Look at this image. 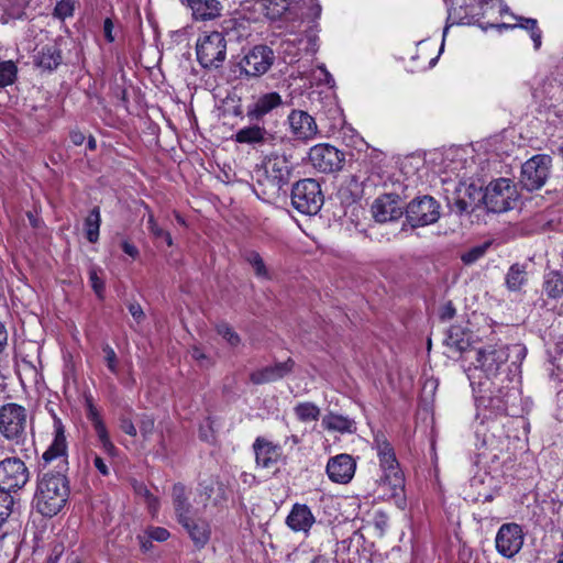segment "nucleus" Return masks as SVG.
Returning a JSON list of instances; mask_svg holds the SVG:
<instances>
[{
  "instance_id": "60",
  "label": "nucleus",
  "mask_w": 563,
  "mask_h": 563,
  "mask_svg": "<svg viewBox=\"0 0 563 563\" xmlns=\"http://www.w3.org/2000/svg\"><path fill=\"white\" fill-rule=\"evenodd\" d=\"M531 38L534 43V47L538 49L541 46V31L538 27L531 32Z\"/></svg>"
},
{
  "instance_id": "22",
  "label": "nucleus",
  "mask_w": 563,
  "mask_h": 563,
  "mask_svg": "<svg viewBox=\"0 0 563 563\" xmlns=\"http://www.w3.org/2000/svg\"><path fill=\"white\" fill-rule=\"evenodd\" d=\"M195 20L207 21L220 15L222 5L219 0H187Z\"/></svg>"
},
{
  "instance_id": "33",
  "label": "nucleus",
  "mask_w": 563,
  "mask_h": 563,
  "mask_svg": "<svg viewBox=\"0 0 563 563\" xmlns=\"http://www.w3.org/2000/svg\"><path fill=\"white\" fill-rule=\"evenodd\" d=\"M544 291L550 298H560L563 295V274L550 272L544 277Z\"/></svg>"
},
{
  "instance_id": "2",
  "label": "nucleus",
  "mask_w": 563,
  "mask_h": 563,
  "mask_svg": "<svg viewBox=\"0 0 563 563\" xmlns=\"http://www.w3.org/2000/svg\"><path fill=\"white\" fill-rule=\"evenodd\" d=\"M374 443L379 457V464L384 473L379 479L380 489L404 492L405 475L399 467L393 446L383 433H377L375 435Z\"/></svg>"
},
{
  "instance_id": "59",
  "label": "nucleus",
  "mask_w": 563,
  "mask_h": 563,
  "mask_svg": "<svg viewBox=\"0 0 563 563\" xmlns=\"http://www.w3.org/2000/svg\"><path fill=\"white\" fill-rule=\"evenodd\" d=\"M190 353L191 357L195 358L196 361L201 362L207 358L206 354L197 346H194Z\"/></svg>"
},
{
  "instance_id": "28",
  "label": "nucleus",
  "mask_w": 563,
  "mask_h": 563,
  "mask_svg": "<svg viewBox=\"0 0 563 563\" xmlns=\"http://www.w3.org/2000/svg\"><path fill=\"white\" fill-rule=\"evenodd\" d=\"M446 344L461 353H470L472 332L461 325H452L448 333Z\"/></svg>"
},
{
  "instance_id": "12",
  "label": "nucleus",
  "mask_w": 563,
  "mask_h": 563,
  "mask_svg": "<svg viewBox=\"0 0 563 563\" xmlns=\"http://www.w3.org/2000/svg\"><path fill=\"white\" fill-rule=\"evenodd\" d=\"M29 481V471L18 457L0 462V493H16Z\"/></svg>"
},
{
  "instance_id": "9",
  "label": "nucleus",
  "mask_w": 563,
  "mask_h": 563,
  "mask_svg": "<svg viewBox=\"0 0 563 563\" xmlns=\"http://www.w3.org/2000/svg\"><path fill=\"white\" fill-rule=\"evenodd\" d=\"M308 158L318 172L333 174L343 168L345 154L333 145L321 143L309 150Z\"/></svg>"
},
{
  "instance_id": "30",
  "label": "nucleus",
  "mask_w": 563,
  "mask_h": 563,
  "mask_svg": "<svg viewBox=\"0 0 563 563\" xmlns=\"http://www.w3.org/2000/svg\"><path fill=\"white\" fill-rule=\"evenodd\" d=\"M322 423L325 429L331 430V431H338L341 433H344V432L352 433L356 429L355 422L352 419L341 416V415H335V413L327 415L323 418Z\"/></svg>"
},
{
  "instance_id": "36",
  "label": "nucleus",
  "mask_w": 563,
  "mask_h": 563,
  "mask_svg": "<svg viewBox=\"0 0 563 563\" xmlns=\"http://www.w3.org/2000/svg\"><path fill=\"white\" fill-rule=\"evenodd\" d=\"M501 395H495L489 399V406L494 408L497 412L508 415L509 413V401L511 398L516 399L515 390H507L503 393L499 390Z\"/></svg>"
},
{
  "instance_id": "57",
  "label": "nucleus",
  "mask_w": 563,
  "mask_h": 563,
  "mask_svg": "<svg viewBox=\"0 0 563 563\" xmlns=\"http://www.w3.org/2000/svg\"><path fill=\"white\" fill-rule=\"evenodd\" d=\"M520 27H523L530 32H533L537 26V20L534 19H521Z\"/></svg>"
},
{
  "instance_id": "1",
  "label": "nucleus",
  "mask_w": 563,
  "mask_h": 563,
  "mask_svg": "<svg viewBox=\"0 0 563 563\" xmlns=\"http://www.w3.org/2000/svg\"><path fill=\"white\" fill-rule=\"evenodd\" d=\"M527 353L522 344H489L475 351V368H479L488 378L496 377L510 361L516 367Z\"/></svg>"
},
{
  "instance_id": "61",
  "label": "nucleus",
  "mask_w": 563,
  "mask_h": 563,
  "mask_svg": "<svg viewBox=\"0 0 563 563\" xmlns=\"http://www.w3.org/2000/svg\"><path fill=\"white\" fill-rule=\"evenodd\" d=\"M101 443H102L103 449L109 453H112L115 450V448H114L113 443L110 441V439H106V441H103Z\"/></svg>"
},
{
  "instance_id": "6",
  "label": "nucleus",
  "mask_w": 563,
  "mask_h": 563,
  "mask_svg": "<svg viewBox=\"0 0 563 563\" xmlns=\"http://www.w3.org/2000/svg\"><path fill=\"white\" fill-rule=\"evenodd\" d=\"M291 205L303 214H316L323 205L319 183L312 178L298 180L291 189Z\"/></svg>"
},
{
  "instance_id": "26",
  "label": "nucleus",
  "mask_w": 563,
  "mask_h": 563,
  "mask_svg": "<svg viewBox=\"0 0 563 563\" xmlns=\"http://www.w3.org/2000/svg\"><path fill=\"white\" fill-rule=\"evenodd\" d=\"M256 463L262 467L268 468L276 463L278 457V451L275 445L271 442L257 438L253 444Z\"/></svg>"
},
{
  "instance_id": "23",
  "label": "nucleus",
  "mask_w": 563,
  "mask_h": 563,
  "mask_svg": "<svg viewBox=\"0 0 563 563\" xmlns=\"http://www.w3.org/2000/svg\"><path fill=\"white\" fill-rule=\"evenodd\" d=\"M313 522L314 518L310 509L301 504H295L286 519V523L294 531H307Z\"/></svg>"
},
{
  "instance_id": "20",
  "label": "nucleus",
  "mask_w": 563,
  "mask_h": 563,
  "mask_svg": "<svg viewBox=\"0 0 563 563\" xmlns=\"http://www.w3.org/2000/svg\"><path fill=\"white\" fill-rule=\"evenodd\" d=\"M64 495H34L32 505L44 517L52 518L66 505Z\"/></svg>"
},
{
  "instance_id": "49",
  "label": "nucleus",
  "mask_w": 563,
  "mask_h": 563,
  "mask_svg": "<svg viewBox=\"0 0 563 563\" xmlns=\"http://www.w3.org/2000/svg\"><path fill=\"white\" fill-rule=\"evenodd\" d=\"M129 312L132 314V317L136 320L137 323L144 320L145 313L137 302H130L129 306Z\"/></svg>"
},
{
  "instance_id": "11",
  "label": "nucleus",
  "mask_w": 563,
  "mask_h": 563,
  "mask_svg": "<svg viewBox=\"0 0 563 563\" xmlns=\"http://www.w3.org/2000/svg\"><path fill=\"white\" fill-rule=\"evenodd\" d=\"M275 62L274 51L267 45H255L239 63L241 74L247 77H261Z\"/></svg>"
},
{
  "instance_id": "10",
  "label": "nucleus",
  "mask_w": 563,
  "mask_h": 563,
  "mask_svg": "<svg viewBox=\"0 0 563 563\" xmlns=\"http://www.w3.org/2000/svg\"><path fill=\"white\" fill-rule=\"evenodd\" d=\"M552 159L549 155H534L522 164L520 183L529 191L540 189L550 175Z\"/></svg>"
},
{
  "instance_id": "37",
  "label": "nucleus",
  "mask_w": 563,
  "mask_h": 563,
  "mask_svg": "<svg viewBox=\"0 0 563 563\" xmlns=\"http://www.w3.org/2000/svg\"><path fill=\"white\" fill-rule=\"evenodd\" d=\"M18 68L12 60L0 63V87L12 85L16 78Z\"/></svg>"
},
{
  "instance_id": "54",
  "label": "nucleus",
  "mask_w": 563,
  "mask_h": 563,
  "mask_svg": "<svg viewBox=\"0 0 563 563\" xmlns=\"http://www.w3.org/2000/svg\"><path fill=\"white\" fill-rule=\"evenodd\" d=\"M69 137H70V141L73 142V144L77 145V146L81 145L86 140L85 134L79 130H73L69 133Z\"/></svg>"
},
{
  "instance_id": "29",
  "label": "nucleus",
  "mask_w": 563,
  "mask_h": 563,
  "mask_svg": "<svg viewBox=\"0 0 563 563\" xmlns=\"http://www.w3.org/2000/svg\"><path fill=\"white\" fill-rule=\"evenodd\" d=\"M34 63L44 70H54L62 63V53L56 45H46L35 55Z\"/></svg>"
},
{
  "instance_id": "13",
  "label": "nucleus",
  "mask_w": 563,
  "mask_h": 563,
  "mask_svg": "<svg viewBox=\"0 0 563 563\" xmlns=\"http://www.w3.org/2000/svg\"><path fill=\"white\" fill-rule=\"evenodd\" d=\"M481 203H483V189L474 184H460L453 198L449 199V207L459 216L474 211Z\"/></svg>"
},
{
  "instance_id": "56",
  "label": "nucleus",
  "mask_w": 563,
  "mask_h": 563,
  "mask_svg": "<svg viewBox=\"0 0 563 563\" xmlns=\"http://www.w3.org/2000/svg\"><path fill=\"white\" fill-rule=\"evenodd\" d=\"M93 465L102 475L108 474V467H107L104 461L100 456H96L93 459Z\"/></svg>"
},
{
  "instance_id": "62",
  "label": "nucleus",
  "mask_w": 563,
  "mask_h": 563,
  "mask_svg": "<svg viewBox=\"0 0 563 563\" xmlns=\"http://www.w3.org/2000/svg\"><path fill=\"white\" fill-rule=\"evenodd\" d=\"M87 147H88L90 151H95V150H96V147H97V142H96L95 137H93V136H91V135L88 137V141H87Z\"/></svg>"
},
{
  "instance_id": "7",
  "label": "nucleus",
  "mask_w": 563,
  "mask_h": 563,
  "mask_svg": "<svg viewBox=\"0 0 563 563\" xmlns=\"http://www.w3.org/2000/svg\"><path fill=\"white\" fill-rule=\"evenodd\" d=\"M517 202L516 189L510 179L492 181L483 191V203L489 212L500 213L514 208Z\"/></svg>"
},
{
  "instance_id": "4",
  "label": "nucleus",
  "mask_w": 563,
  "mask_h": 563,
  "mask_svg": "<svg viewBox=\"0 0 563 563\" xmlns=\"http://www.w3.org/2000/svg\"><path fill=\"white\" fill-rule=\"evenodd\" d=\"M263 169V178L258 177L257 183L272 192H278L290 180L292 173L290 156L272 153L265 158Z\"/></svg>"
},
{
  "instance_id": "46",
  "label": "nucleus",
  "mask_w": 563,
  "mask_h": 563,
  "mask_svg": "<svg viewBox=\"0 0 563 563\" xmlns=\"http://www.w3.org/2000/svg\"><path fill=\"white\" fill-rule=\"evenodd\" d=\"M140 431L144 438H147L154 431L155 420L152 416L143 415L140 419Z\"/></svg>"
},
{
  "instance_id": "42",
  "label": "nucleus",
  "mask_w": 563,
  "mask_h": 563,
  "mask_svg": "<svg viewBox=\"0 0 563 563\" xmlns=\"http://www.w3.org/2000/svg\"><path fill=\"white\" fill-rule=\"evenodd\" d=\"M217 331L223 339L228 341L230 345H239L241 339L239 334L229 324L223 323L218 325Z\"/></svg>"
},
{
  "instance_id": "63",
  "label": "nucleus",
  "mask_w": 563,
  "mask_h": 563,
  "mask_svg": "<svg viewBox=\"0 0 563 563\" xmlns=\"http://www.w3.org/2000/svg\"><path fill=\"white\" fill-rule=\"evenodd\" d=\"M310 563H328V559L324 555H317Z\"/></svg>"
},
{
  "instance_id": "55",
  "label": "nucleus",
  "mask_w": 563,
  "mask_h": 563,
  "mask_svg": "<svg viewBox=\"0 0 563 563\" xmlns=\"http://www.w3.org/2000/svg\"><path fill=\"white\" fill-rule=\"evenodd\" d=\"M455 314V308L453 307V305L451 302H449L442 313H441V319L443 320H449V319H452Z\"/></svg>"
},
{
  "instance_id": "3",
  "label": "nucleus",
  "mask_w": 563,
  "mask_h": 563,
  "mask_svg": "<svg viewBox=\"0 0 563 563\" xmlns=\"http://www.w3.org/2000/svg\"><path fill=\"white\" fill-rule=\"evenodd\" d=\"M441 217V205L430 195L417 196L405 207L406 225L411 229L422 228L434 224Z\"/></svg>"
},
{
  "instance_id": "64",
  "label": "nucleus",
  "mask_w": 563,
  "mask_h": 563,
  "mask_svg": "<svg viewBox=\"0 0 563 563\" xmlns=\"http://www.w3.org/2000/svg\"><path fill=\"white\" fill-rule=\"evenodd\" d=\"M393 497H401V501H397L399 507H404L406 504V495H391Z\"/></svg>"
},
{
  "instance_id": "45",
  "label": "nucleus",
  "mask_w": 563,
  "mask_h": 563,
  "mask_svg": "<svg viewBox=\"0 0 563 563\" xmlns=\"http://www.w3.org/2000/svg\"><path fill=\"white\" fill-rule=\"evenodd\" d=\"M102 351L104 353V360L107 363V367L109 368L110 372H112L113 374H117L118 373V357H117L114 350L110 345L106 344L102 347Z\"/></svg>"
},
{
  "instance_id": "35",
  "label": "nucleus",
  "mask_w": 563,
  "mask_h": 563,
  "mask_svg": "<svg viewBox=\"0 0 563 563\" xmlns=\"http://www.w3.org/2000/svg\"><path fill=\"white\" fill-rule=\"evenodd\" d=\"M297 418L302 421H316L320 416V409L312 402H300L295 407Z\"/></svg>"
},
{
  "instance_id": "24",
  "label": "nucleus",
  "mask_w": 563,
  "mask_h": 563,
  "mask_svg": "<svg viewBox=\"0 0 563 563\" xmlns=\"http://www.w3.org/2000/svg\"><path fill=\"white\" fill-rule=\"evenodd\" d=\"M54 428H55V437H54L53 443L43 453V460L46 463H49L51 461L65 455L66 451H67V443H66L64 426H63L60 419H58L56 417L54 420Z\"/></svg>"
},
{
  "instance_id": "19",
  "label": "nucleus",
  "mask_w": 563,
  "mask_h": 563,
  "mask_svg": "<svg viewBox=\"0 0 563 563\" xmlns=\"http://www.w3.org/2000/svg\"><path fill=\"white\" fill-rule=\"evenodd\" d=\"M282 97L278 92H268L247 107V117L252 120H260L273 109L282 104Z\"/></svg>"
},
{
  "instance_id": "52",
  "label": "nucleus",
  "mask_w": 563,
  "mask_h": 563,
  "mask_svg": "<svg viewBox=\"0 0 563 563\" xmlns=\"http://www.w3.org/2000/svg\"><path fill=\"white\" fill-rule=\"evenodd\" d=\"M121 246L123 252L131 256L132 258H136L140 254L137 247L128 241H123Z\"/></svg>"
},
{
  "instance_id": "38",
  "label": "nucleus",
  "mask_w": 563,
  "mask_h": 563,
  "mask_svg": "<svg viewBox=\"0 0 563 563\" xmlns=\"http://www.w3.org/2000/svg\"><path fill=\"white\" fill-rule=\"evenodd\" d=\"M245 260L250 263V265L253 267L256 276L263 277V278H269L267 268L265 266V263L260 255V253L255 251H250L245 255Z\"/></svg>"
},
{
  "instance_id": "47",
  "label": "nucleus",
  "mask_w": 563,
  "mask_h": 563,
  "mask_svg": "<svg viewBox=\"0 0 563 563\" xmlns=\"http://www.w3.org/2000/svg\"><path fill=\"white\" fill-rule=\"evenodd\" d=\"M148 536L152 540L163 542V541H166L170 537V533L165 528L154 527V528L150 529Z\"/></svg>"
},
{
  "instance_id": "51",
  "label": "nucleus",
  "mask_w": 563,
  "mask_h": 563,
  "mask_svg": "<svg viewBox=\"0 0 563 563\" xmlns=\"http://www.w3.org/2000/svg\"><path fill=\"white\" fill-rule=\"evenodd\" d=\"M113 22L111 19L107 18L103 22V34H104V37L106 40L109 42V43H112L114 41V36H113Z\"/></svg>"
},
{
  "instance_id": "27",
  "label": "nucleus",
  "mask_w": 563,
  "mask_h": 563,
  "mask_svg": "<svg viewBox=\"0 0 563 563\" xmlns=\"http://www.w3.org/2000/svg\"><path fill=\"white\" fill-rule=\"evenodd\" d=\"M69 490V482L62 473H46L37 483L36 493H59Z\"/></svg>"
},
{
  "instance_id": "48",
  "label": "nucleus",
  "mask_w": 563,
  "mask_h": 563,
  "mask_svg": "<svg viewBox=\"0 0 563 563\" xmlns=\"http://www.w3.org/2000/svg\"><path fill=\"white\" fill-rule=\"evenodd\" d=\"M120 428L124 433L129 434L130 437H136L137 434L136 428L130 417L122 416L120 418Z\"/></svg>"
},
{
  "instance_id": "8",
  "label": "nucleus",
  "mask_w": 563,
  "mask_h": 563,
  "mask_svg": "<svg viewBox=\"0 0 563 563\" xmlns=\"http://www.w3.org/2000/svg\"><path fill=\"white\" fill-rule=\"evenodd\" d=\"M26 412L15 404H8L0 410V432L15 445H23L26 439Z\"/></svg>"
},
{
  "instance_id": "17",
  "label": "nucleus",
  "mask_w": 563,
  "mask_h": 563,
  "mask_svg": "<svg viewBox=\"0 0 563 563\" xmlns=\"http://www.w3.org/2000/svg\"><path fill=\"white\" fill-rule=\"evenodd\" d=\"M355 461L349 454H339L329 460L327 473L331 481L335 483H349L355 473Z\"/></svg>"
},
{
  "instance_id": "15",
  "label": "nucleus",
  "mask_w": 563,
  "mask_h": 563,
  "mask_svg": "<svg viewBox=\"0 0 563 563\" xmlns=\"http://www.w3.org/2000/svg\"><path fill=\"white\" fill-rule=\"evenodd\" d=\"M495 541L498 553L510 559L522 548V529L517 523H504L499 528Z\"/></svg>"
},
{
  "instance_id": "14",
  "label": "nucleus",
  "mask_w": 563,
  "mask_h": 563,
  "mask_svg": "<svg viewBox=\"0 0 563 563\" xmlns=\"http://www.w3.org/2000/svg\"><path fill=\"white\" fill-rule=\"evenodd\" d=\"M372 214L376 222L396 221L405 216V207L397 194H384L372 205Z\"/></svg>"
},
{
  "instance_id": "43",
  "label": "nucleus",
  "mask_w": 563,
  "mask_h": 563,
  "mask_svg": "<svg viewBox=\"0 0 563 563\" xmlns=\"http://www.w3.org/2000/svg\"><path fill=\"white\" fill-rule=\"evenodd\" d=\"M74 13V1L73 0H60L57 2L54 9V15L60 20H65L71 16Z\"/></svg>"
},
{
  "instance_id": "39",
  "label": "nucleus",
  "mask_w": 563,
  "mask_h": 563,
  "mask_svg": "<svg viewBox=\"0 0 563 563\" xmlns=\"http://www.w3.org/2000/svg\"><path fill=\"white\" fill-rule=\"evenodd\" d=\"M492 245V242L487 241L481 245H476L472 249H470L467 252L463 253L461 256V260L464 264L470 265L475 263L477 260L483 257L489 246Z\"/></svg>"
},
{
  "instance_id": "44",
  "label": "nucleus",
  "mask_w": 563,
  "mask_h": 563,
  "mask_svg": "<svg viewBox=\"0 0 563 563\" xmlns=\"http://www.w3.org/2000/svg\"><path fill=\"white\" fill-rule=\"evenodd\" d=\"M89 280L96 295L99 298H102V294L104 291V282L98 276V269L96 267H91L89 269Z\"/></svg>"
},
{
  "instance_id": "41",
  "label": "nucleus",
  "mask_w": 563,
  "mask_h": 563,
  "mask_svg": "<svg viewBox=\"0 0 563 563\" xmlns=\"http://www.w3.org/2000/svg\"><path fill=\"white\" fill-rule=\"evenodd\" d=\"M14 500L12 495H0V527L12 512Z\"/></svg>"
},
{
  "instance_id": "31",
  "label": "nucleus",
  "mask_w": 563,
  "mask_h": 563,
  "mask_svg": "<svg viewBox=\"0 0 563 563\" xmlns=\"http://www.w3.org/2000/svg\"><path fill=\"white\" fill-rule=\"evenodd\" d=\"M506 286L510 291H518L527 282V271L525 265L518 263L510 266L506 274Z\"/></svg>"
},
{
  "instance_id": "21",
  "label": "nucleus",
  "mask_w": 563,
  "mask_h": 563,
  "mask_svg": "<svg viewBox=\"0 0 563 563\" xmlns=\"http://www.w3.org/2000/svg\"><path fill=\"white\" fill-rule=\"evenodd\" d=\"M181 526L189 534L197 550H201L208 544L211 537V529L208 522L201 519H195L191 521L186 519Z\"/></svg>"
},
{
  "instance_id": "53",
  "label": "nucleus",
  "mask_w": 563,
  "mask_h": 563,
  "mask_svg": "<svg viewBox=\"0 0 563 563\" xmlns=\"http://www.w3.org/2000/svg\"><path fill=\"white\" fill-rule=\"evenodd\" d=\"M95 428L97 431V434L99 437L100 442L106 441V439H110L106 429V426L102 423L101 420H97L95 423Z\"/></svg>"
},
{
  "instance_id": "50",
  "label": "nucleus",
  "mask_w": 563,
  "mask_h": 563,
  "mask_svg": "<svg viewBox=\"0 0 563 563\" xmlns=\"http://www.w3.org/2000/svg\"><path fill=\"white\" fill-rule=\"evenodd\" d=\"M144 501L152 514V516H155L159 508V500L157 496L155 495H144Z\"/></svg>"
},
{
  "instance_id": "5",
  "label": "nucleus",
  "mask_w": 563,
  "mask_h": 563,
  "mask_svg": "<svg viewBox=\"0 0 563 563\" xmlns=\"http://www.w3.org/2000/svg\"><path fill=\"white\" fill-rule=\"evenodd\" d=\"M197 59L202 68L218 69L227 57V41L221 32L214 31L197 41Z\"/></svg>"
},
{
  "instance_id": "16",
  "label": "nucleus",
  "mask_w": 563,
  "mask_h": 563,
  "mask_svg": "<svg viewBox=\"0 0 563 563\" xmlns=\"http://www.w3.org/2000/svg\"><path fill=\"white\" fill-rule=\"evenodd\" d=\"M291 135L297 141L308 142L318 134V125L313 117L302 110H292L288 115Z\"/></svg>"
},
{
  "instance_id": "25",
  "label": "nucleus",
  "mask_w": 563,
  "mask_h": 563,
  "mask_svg": "<svg viewBox=\"0 0 563 563\" xmlns=\"http://www.w3.org/2000/svg\"><path fill=\"white\" fill-rule=\"evenodd\" d=\"M274 140V135L265 128L251 125L239 130L235 134V141L246 144H263Z\"/></svg>"
},
{
  "instance_id": "40",
  "label": "nucleus",
  "mask_w": 563,
  "mask_h": 563,
  "mask_svg": "<svg viewBox=\"0 0 563 563\" xmlns=\"http://www.w3.org/2000/svg\"><path fill=\"white\" fill-rule=\"evenodd\" d=\"M147 222L148 230L155 239H162L168 246L173 245V239L170 233L158 227L152 213H150Z\"/></svg>"
},
{
  "instance_id": "58",
  "label": "nucleus",
  "mask_w": 563,
  "mask_h": 563,
  "mask_svg": "<svg viewBox=\"0 0 563 563\" xmlns=\"http://www.w3.org/2000/svg\"><path fill=\"white\" fill-rule=\"evenodd\" d=\"M8 333L2 322H0V352L7 344Z\"/></svg>"
},
{
  "instance_id": "32",
  "label": "nucleus",
  "mask_w": 563,
  "mask_h": 563,
  "mask_svg": "<svg viewBox=\"0 0 563 563\" xmlns=\"http://www.w3.org/2000/svg\"><path fill=\"white\" fill-rule=\"evenodd\" d=\"M175 509L177 514L178 522L181 525L184 520H195L198 510L192 506V504L188 500L187 495H177L175 499Z\"/></svg>"
},
{
  "instance_id": "34",
  "label": "nucleus",
  "mask_w": 563,
  "mask_h": 563,
  "mask_svg": "<svg viewBox=\"0 0 563 563\" xmlns=\"http://www.w3.org/2000/svg\"><path fill=\"white\" fill-rule=\"evenodd\" d=\"M100 223V210L98 207H95L85 219L86 238L90 243L98 241Z\"/></svg>"
},
{
  "instance_id": "18",
  "label": "nucleus",
  "mask_w": 563,
  "mask_h": 563,
  "mask_svg": "<svg viewBox=\"0 0 563 563\" xmlns=\"http://www.w3.org/2000/svg\"><path fill=\"white\" fill-rule=\"evenodd\" d=\"M295 361L288 357L285 362L256 369L250 374V380L255 385L267 384L284 378L294 369Z\"/></svg>"
}]
</instances>
